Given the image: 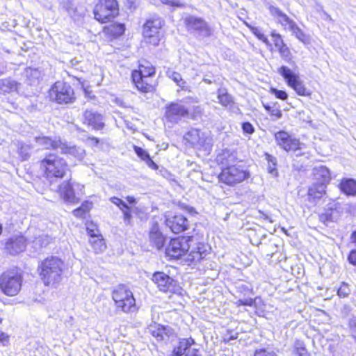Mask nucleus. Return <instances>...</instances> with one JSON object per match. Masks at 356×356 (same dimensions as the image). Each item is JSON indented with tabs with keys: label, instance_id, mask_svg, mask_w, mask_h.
<instances>
[{
	"label": "nucleus",
	"instance_id": "nucleus-1",
	"mask_svg": "<svg viewBox=\"0 0 356 356\" xmlns=\"http://www.w3.org/2000/svg\"><path fill=\"white\" fill-rule=\"evenodd\" d=\"M210 251L211 247L205 242L203 233L193 229L191 235L170 238L164 252L169 261L178 260L187 255V261L197 263L205 259Z\"/></svg>",
	"mask_w": 356,
	"mask_h": 356
},
{
	"label": "nucleus",
	"instance_id": "nucleus-2",
	"mask_svg": "<svg viewBox=\"0 0 356 356\" xmlns=\"http://www.w3.org/2000/svg\"><path fill=\"white\" fill-rule=\"evenodd\" d=\"M130 81L133 88L140 94H155L159 85L156 66L149 60H138L136 67L131 71Z\"/></svg>",
	"mask_w": 356,
	"mask_h": 356
},
{
	"label": "nucleus",
	"instance_id": "nucleus-3",
	"mask_svg": "<svg viewBox=\"0 0 356 356\" xmlns=\"http://www.w3.org/2000/svg\"><path fill=\"white\" fill-rule=\"evenodd\" d=\"M66 270L64 259L56 255H49L38 262L36 271L44 286L56 287L63 281Z\"/></svg>",
	"mask_w": 356,
	"mask_h": 356
},
{
	"label": "nucleus",
	"instance_id": "nucleus-4",
	"mask_svg": "<svg viewBox=\"0 0 356 356\" xmlns=\"http://www.w3.org/2000/svg\"><path fill=\"white\" fill-rule=\"evenodd\" d=\"M39 169L47 180L63 179L70 171L67 161L55 153H48L38 162Z\"/></svg>",
	"mask_w": 356,
	"mask_h": 356
},
{
	"label": "nucleus",
	"instance_id": "nucleus-5",
	"mask_svg": "<svg viewBox=\"0 0 356 356\" xmlns=\"http://www.w3.org/2000/svg\"><path fill=\"white\" fill-rule=\"evenodd\" d=\"M245 24L258 40L266 44L270 52L277 51L286 62L289 63L293 62L291 50L284 42L281 34L275 31H270L271 41H270L259 27L254 26L248 22H245Z\"/></svg>",
	"mask_w": 356,
	"mask_h": 356
},
{
	"label": "nucleus",
	"instance_id": "nucleus-6",
	"mask_svg": "<svg viewBox=\"0 0 356 356\" xmlns=\"http://www.w3.org/2000/svg\"><path fill=\"white\" fill-rule=\"evenodd\" d=\"M46 97L52 104L69 105L76 102L78 95L73 83L57 80L49 88Z\"/></svg>",
	"mask_w": 356,
	"mask_h": 356
},
{
	"label": "nucleus",
	"instance_id": "nucleus-7",
	"mask_svg": "<svg viewBox=\"0 0 356 356\" xmlns=\"http://www.w3.org/2000/svg\"><path fill=\"white\" fill-rule=\"evenodd\" d=\"M250 177V170L238 162L222 166L217 176L219 184L229 187L241 184Z\"/></svg>",
	"mask_w": 356,
	"mask_h": 356
},
{
	"label": "nucleus",
	"instance_id": "nucleus-8",
	"mask_svg": "<svg viewBox=\"0 0 356 356\" xmlns=\"http://www.w3.org/2000/svg\"><path fill=\"white\" fill-rule=\"evenodd\" d=\"M111 298L116 312L129 314L138 312L139 307L130 288L123 284H118L111 291Z\"/></svg>",
	"mask_w": 356,
	"mask_h": 356
},
{
	"label": "nucleus",
	"instance_id": "nucleus-9",
	"mask_svg": "<svg viewBox=\"0 0 356 356\" xmlns=\"http://www.w3.org/2000/svg\"><path fill=\"white\" fill-rule=\"evenodd\" d=\"M23 272L19 267L8 268L0 274V291L8 297L17 296L22 288Z\"/></svg>",
	"mask_w": 356,
	"mask_h": 356
},
{
	"label": "nucleus",
	"instance_id": "nucleus-10",
	"mask_svg": "<svg viewBox=\"0 0 356 356\" xmlns=\"http://www.w3.org/2000/svg\"><path fill=\"white\" fill-rule=\"evenodd\" d=\"M35 141L46 150H56L60 149L63 154L71 156L77 160H82L85 156V151L76 145H70L63 142L60 138L50 136H38Z\"/></svg>",
	"mask_w": 356,
	"mask_h": 356
},
{
	"label": "nucleus",
	"instance_id": "nucleus-11",
	"mask_svg": "<svg viewBox=\"0 0 356 356\" xmlns=\"http://www.w3.org/2000/svg\"><path fill=\"white\" fill-rule=\"evenodd\" d=\"M92 13L94 19L99 24H107L119 16V2L118 0H97Z\"/></svg>",
	"mask_w": 356,
	"mask_h": 356
},
{
	"label": "nucleus",
	"instance_id": "nucleus-12",
	"mask_svg": "<svg viewBox=\"0 0 356 356\" xmlns=\"http://www.w3.org/2000/svg\"><path fill=\"white\" fill-rule=\"evenodd\" d=\"M163 26V20L159 16L146 19L142 30L143 38L146 44L150 47L159 46L162 39L161 29Z\"/></svg>",
	"mask_w": 356,
	"mask_h": 356
},
{
	"label": "nucleus",
	"instance_id": "nucleus-13",
	"mask_svg": "<svg viewBox=\"0 0 356 356\" xmlns=\"http://www.w3.org/2000/svg\"><path fill=\"white\" fill-rule=\"evenodd\" d=\"M279 74L283 77L287 86L301 97H310L312 91L308 89L300 76L294 73L286 66H281L278 69Z\"/></svg>",
	"mask_w": 356,
	"mask_h": 356
},
{
	"label": "nucleus",
	"instance_id": "nucleus-14",
	"mask_svg": "<svg viewBox=\"0 0 356 356\" xmlns=\"http://www.w3.org/2000/svg\"><path fill=\"white\" fill-rule=\"evenodd\" d=\"M273 136L276 145L287 153L299 152L304 146L299 138L285 130L276 131Z\"/></svg>",
	"mask_w": 356,
	"mask_h": 356
},
{
	"label": "nucleus",
	"instance_id": "nucleus-15",
	"mask_svg": "<svg viewBox=\"0 0 356 356\" xmlns=\"http://www.w3.org/2000/svg\"><path fill=\"white\" fill-rule=\"evenodd\" d=\"M164 225L174 234H179L188 230L190 222L181 213L166 212L164 214Z\"/></svg>",
	"mask_w": 356,
	"mask_h": 356
},
{
	"label": "nucleus",
	"instance_id": "nucleus-16",
	"mask_svg": "<svg viewBox=\"0 0 356 356\" xmlns=\"http://www.w3.org/2000/svg\"><path fill=\"white\" fill-rule=\"evenodd\" d=\"M152 280L156 285L159 290L163 293H176L181 289L177 280L163 271L154 272Z\"/></svg>",
	"mask_w": 356,
	"mask_h": 356
},
{
	"label": "nucleus",
	"instance_id": "nucleus-17",
	"mask_svg": "<svg viewBox=\"0 0 356 356\" xmlns=\"http://www.w3.org/2000/svg\"><path fill=\"white\" fill-rule=\"evenodd\" d=\"M184 26L190 32L202 34L204 37L212 35V29L208 23L202 17L189 15L184 20Z\"/></svg>",
	"mask_w": 356,
	"mask_h": 356
},
{
	"label": "nucleus",
	"instance_id": "nucleus-18",
	"mask_svg": "<svg viewBox=\"0 0 356 356\" xmlns=\"http://www.w3.org/2000/svg\"><path fill=\"white\" fill-rule=\"evenodd\" d=\"M190 115L189 110L177 102H170L165 106L164 118L170 123H177Z\"/></svg>",
	"mask_w": 356,
	"mask_h": 356
},
{
	"label": "nucleus",
	"instance_id": "nucleus-19",
	"mask_svg": "<svg viewBox=\"0 0 356 356\" xmlns=\"http://www.w3.org/2000/svg\"><path fill=\"white\" fill-rule=\"evenodd\" d=\"M82 123L95 131L102 130L105 127L103 115L92 109H86L83 112Z\"/></svg>",
	"mask_w": 356,
	"mask_h": 356
},
{
	"label": "nucleus",
	"instance_id": "nucleus-20",
	"mask_svg": "<svg viewBox=\"0 0 356 356\" xmlns=\"http://www.w3.org/2000/svg\"><path fill=\"white\" fill-rule=\"evenodd\" d=\"M184 139L190 146L197 150L205 149L209 140L207 136L197 129L188 131L186 134Z\"/></svg>",
	"mask_w": 356,
	"mask_h": 356
},
{
	"label": "nucleus",
	"instance_id": "nucleus-21",
	"mask_svg": "<svg viewBox=\"0 0 356 356\" xmlns=\"http://www.w3.org/2000/svg\"><path fill=\"white\" fill-rule=\"evenodd\" d=\"M148 238L152 247L158 250H163L167 241V236L163 233L158 222H152L148 232Z\"/></svg>",
	"mask_w": 356,
	"mask_h": 356
},
{
	"label": "nucleus",
	"instance_id": "nucleus-22",
	"mask_svg": "<svg viewBox=\"0 0 356 356\" xmlns=\"http://www.w3.org/2000/svg\"><path fill=\"white\" fill-rule=\"evenodd\" d=\"M74 186V184L72 179H69L60 183L57 188L59 197L65 202L72 204H77L79 202V198L76 196Z\"/></svg>",
	"mask_w": 356,
	"mask_h": 356
},
{
	"label": "nucleus",
	"instance_id": "nucleus-23",
	"mask_svg": "<svg viewBox=\"0 0 356 356\" xmlns=\"http://www.w3.org/2000/svg\"><path fill=\"white\" fill-rule=\"evenodd\" d=\"M149 332L152 337L155 338L157 341H163L165 339H168L170 337L177 336L173 328L156 322H154L149 325Z\"/></svg>",
	"mask_w": 356,
	"mask_h": 356
},
{
	"label": "nucleus",
	"instance_id": "nucleus-24",
	"mask_svg": "<svg viewBox=\"0 0 356 356\" xmlns=\"http://www.w3.org/2000/svg\"><path fill=\"white\" fill-rule=\"evenodd\" d=\"M102 31L108 40L113 41L124 35L126 25L124 23L112 20L111 23L103 26Z\"/></svg>",
	"mask_w": 356,
	"mask_h": 356
},
{
	"label": "nucleus",
	"instance_id": "nucleus-25",
	"mask_svg": "<svg viewBox=\"0 0 356 356\" xmlns=\"http://www.w3.org/2000/svg\"><path fill=\"white\" fill-rule=\"evenodd\" d=\"M26 248L25 240L20 236L8 238L5 243L4 249L7 254L15 255L23 252Z\"/></svg>",
	"mask_w": 356,
	"mask_h": 356
},
{
	"label": "nucleus",
	"instance_id": "nucleus-26",
	"mask_svg": "<svg viewBox=\"0 0 356 356\" xmlns=\"http://www.w3.org/2000/svg\"><path fill=\"white\" fill-rule=\"evenodd\" d=\"M270 15L277 20V23L280 24L284 29H288L294 22L286 13H284L280 8L273 6L269 7Z\"/></svg>",
	"mask_w": 356,
	"mask_h": 356
},
{
	"label": "nucleus",
	"instance_id": "nucleus-27",
	"mask_svg": "<svg viewBox=\"0 0 356 356\" xmlns=\"http://www.w3.org/2000/svg\"><path fill=\"white\" fill-rule=\"evenodd\" d=\"M195 343V339L191 337L179 339L177 345L172 350V356H184Z\"/></svg>",
	"mask_w": 356,
	"mask_h": 356
},
{
	"label": "nucleus",
	"instance_id": "nucleus-28",
	"mask_svg": "<svg viewBox=\"0 0 356 356\" xmlns=\"http://www.w3.org/2000/svg\"><path fill=\"white\" fill-rule=\"evenodd\" d=\"M111 202L117 206L123 214V220L126 225H131L132 220V209L122 199L113 196L110 198Z\"/></svg>",
	"mask_w": 356,
	"mask_h": 356
},
{
	"label": "nucleus",
	"instance_id": "nucleus-29",
	"mask_svg": "<svg viewBox=\"0 0 356 356\" xmlns=\"http://www.w3.org/2000/svg\"><path fill=\"white\" fill-rule=\"evenodd\" d=\"M327 186L316 183L309 187L307 191V198L310 202H316L326 195Z\"/></svg>",
	"mask_w": 356,
	"mask_h": 356
},
{
	"label": "nucleus",
	"instance_id": "nucleus-30",
	"mask_svg": "<svg viewBox=\"0 0 356 356\" xmlns=\"http://www.w3.org/2000/svg\"><path fill=\"white\" fill-rule=\"evenodd\" d=\"M313 175L316 184L327 186L331 180L330 170L325 166H320L314 169Z\"/></svg>",
	"mask_w": 356,
	"mask_h": 356
},
{
	"label": "nucleus",
	"instance_id": "nucleus-31",
	"mask_svg": "<svg viewBox=\"0 0 356 356\" xmlns=\"http://www.w3.org/2000/svg\"><path fill=\"white\" fill-rule=\"evenodd\" d=\"M339 188L347 196H356V180L352 178H343L339 184Z\"/></svg>",
	"mask_w": 356,
	"mask_h": 356
},
{
	"label": "nucleus",
	"instance_id": "nucleus-32",
	"mask_svg": "<svg viewBox=\"0 0 356 356\" xmlns=\"http://www.w3.org/2000/svg\"><path fill=\"white\" fill-rule=\"evenodd\" d=\"M18 88V82L11 77H6L0 80V92L3 95L17 92Z\"/></svg>",
	"mask_w": 356,
	"mask_h": 356
},
{
	"label": "nucleus",
	"instance_id": "nucleus-33",
	"mask_svg": "<svg viewBox=\"0 0 356 356\" xmlns=\"http://www.w3.org/2000/svg\"><path fill=\"white\" fill-rule=\"evenodd\" d=\"M217 98L218 103L225 108H231L235 103L234 97L228 92L227 88L218 89Z\"/></svg>",
	"mask_w": 356,
	"mask_h": 356
},
{
	"label": "nucleus",
	"instance_id": "nucleus-34",
	"mask_svg": "<svg viewBox=\"0 0 356 356\" xmlns=\"http://www.w3.org/2000/svg\"><path fill=\"white\" fill-rule=\"evenodd\" d=\"M133 149L138 157L145 161L149 168L154 170L159 169L158 165L152 159L149 154L146 150L136 145H134Z\"/></svg>",
	"mask_w": 356,
	"mask_h": 356
},
{
	"label": "nucleus",
	"instance_id": "nucleus-35",
	"mask_svg": "<svg viewBox=\"0 0 356 356\" xmlns=\"http://www.w3.org/2000/svg\"><path fill=\"white\" fill-rule=\"evenodd\" d=\"M89 244L95 254L102 253L106 249V241L102 234L90 238Z\"/></svg>",
	"mask_w": 356,
	"mask_h": 356
},
{
	"label": "nucleus",
	"instance_id": "nucleus-36",
	"mask_svg": "<svg viewBox=\"0 0 356 356\" xmlns=\"http://www.w3.org/2000/svg\"><path fill=\"white\" fill-rule=\"evenodd\" d=\"M264 156L267 163V172L275 177H277L278 170L276 157L268 152H264Z\"/></svg>",
	"mask_w": 356,
	"mask_h": 356
},
{
	"label": "nucleus",
	"instance_id": "nucleus-37",
	"mask_svg": "<svg viewBox=\"0 0 356 356\" xmlns=\"http://www.w3.org/2000/svg\"><path fill=\"white\" fill-rule=\"evenodd\" d=\"M263 106L273 121H276L282 117V111L277 103H273L272 105L263 104Z\"/></svg>",
	"mask_w": 356,
	"mask_h": 356
},
{
	"label": "nucleus",
	"instance_id": "nucleus-38",
	"mask_svg": "<svg viewBox=\"0 0 356 356\" xmlns=\"http://www.w3.org/2000/svg\"><path fill=\"white\" fill-rule=\"evenodd\" d=\"M92 203L89 201H84L80 207L72 211V213L76 218H84L92 209Z\"/></svg>",
	"mask_w": 356,
	"mask_h": 356
},
{
	"label": "nucleus",
	"instance_id": "nucleus-39",
	"mask_svg": "<svg viewBox=\"0 0 356 356\" xmlns=\"http://www.w3.org/2000/svg\"><path fill=\"white\" fill-rule=\"evenodd\" d=\"M293 353L296 356H311L303 341L296 339L294 342Z\"/></svg>",
	"mask_w": 356,
	"mask_h": 356
},
{
	"label": "nucleus",
	"instance_id": "nucleus-40",
	"mask_svg": "<svg viewBox=\"0 0 356 356\" xmlns=\"http://www.w3.org/2000/svg\"><path fill=\"white\" fill-rule=\"evenodd\" d=\"M335 209L333 208H327L318 216V219L324 225H327L334 221V213Z\"/></svg>",
	"mask_w": 356,
	"mask_h": 356
},
{
	"label": "nucleus",
	"instance_id": "nucleus-41",
	"mask_svg": "<svg viewBox=\"0 0 356 356\" xmlns=\"http://www.w3.org/2000/svg\"><path fill=\"white\" fill-rule=\"evenodd\" d=\"M85 225L86 230L89 237V239L91 238H95L96 236L102 234L99 229L97 224L94 222L93 221H87Z\"/></svg>",
	"mask_w": 356,
	"mask_h": 356
},
{
	"label": "nucleus",
	"instance_id": "nucleus-42",
	"mask_svg": "<svg viewBox=\"0 0 356 356\" xmlns=\"http://www.w3.org/2000/svg\"><path fill=\"white\" fill-rule=\"evenodd\" d=\"M289 29L292 32V33L300 41L302 42H306L307 41V37L306 34L303 32V31L294 22Z\"/></svg>",
	"mask_w": 356,
	"mask_h": 356
},
{
	"label": "nucleus",
	"instance_id": "nucleus-43",
	"mask_svg": "<svg viewBox=\"0 0 356 356\" xmlns=\"http://www.w3.org/2000/svg\"><path fill=\"white\" fill-rule=\"evenodd\" d=\"M170 78L174 82L177 83L178 86L181 88L182 90L189 91L186 82L183 79L181 75L179 73L176 72H172Z\"/></svg>",
	"mask_w": 356,
	"mask_h": 356
},
{
	"label": "nucleus",
	"instance_id": "nucleus-44",
	"mask_svg": "<svg viewBox=\"0 0 356 356\" xmlns=\"http://www.w3.org/2000/svg\"><path fill=\"white\" fill-rule=\"evenodd\" d=\"M260 299L259 297H255L254 298H249L245 299H239L236 300L234 304L236 307H240L242 306L250 307H257V300Z\"/></svg>",
	"mask_w": 356,
	"mask_h": 356
},
{
	"label": "nucleus",
	"instance_id": "nucleus-45",
	"mask_svg": "<svg viewBox=\"0 0 356 356\" xmlns=\"http://www.w3.org/2000/svg\"><path fill=\"white\" fill-rule=\"evenodd\" d=\"M238 334L233 330H227L225 333L222 335V341L224 343H229L231 340L236 339Z\"/></svg>",
	"mask_w": 356,
	"mask_h": 356
},
{
	"label": "nucleus",
	"instance_id": "nucleus-46",
	"mask_svg": "<svg viewBox=\"0 0 356 356\" xmlns=\"http://www.w3.org/2000/svg\"><path fill=\"white\" fill-rule=\"evenodd\" d=\"M270 93L275 95V97L280 100L285 101L288 99V94L285 90H278L275 88H270Z\"/></svg>",
	"mask_w": 356,
	"mask_h": 356
},
{
	"label": "nucleus",
	"instance_id": "nucleus-47",
	"mask_svg": "<svg viewBox=\"0 0 356 356\" xmlns=\"http://www.w3.org/2000/svg\"><path fill=\"white\" fill-rule=\"evenodd\" d=\"M253 356H278V355L275 351L270 350L268 348H261L256 349Z\"/></svg>",
	"mask_w": 356,
	"mask_h": 356
},
{
	"label": "nucleus",
	"instance_id": "nucleus-48",
	"mask_svg": "<svg viewBox=\"0 0 356 356\" xmlns=\"http://www.w3.org/2000/svg\"><path fill=\"white\" fill-rule=\"evenodd\" d=\"M350 292L349 285L346 282H342L337 290V295L340 298L347 297Z\"/></svg>",
	"mask_w": 356,
	"mask_h": 356
},
{
	"label": "nucleus",
	"instance_id": "nucleus-49",
	"mask_svg": "<svg viewBox=\"0 0 356 356\" xmlns=\"http://www.w3.org/2000/svg\"><path fill=\"white\" fill-rule=\"evenodd\" d=\"M10 335L0 330V346H8L10 344Z\"/></svg>",
	"mask_w": 356,
	"mask_h": 356
},
{
	"label": "nucleus",
	"instance_id": "nucleus-50",
	"mask_svg": "<svg viewBox=\"0 0 356 356\" xmlns=\"http://www.w3.org/2000/svg\"><path fill=\"white\" fill-rule=\"evenodd\" d=\"M160 2L164 5L173 8H182L184 7V3L179 0H159Z\"/></svg>",
	"mask_w": 356,
	"mask_h": 356
},
{
	"label": "nucleus",
	"instance_id": "nucleus-51",
	"mask_svg": "<svg viewBox=\"0 0 356 356\" xmlns=\"http://www.w3.org/2000/svg\"><path fill=\"white\" fill-rule=\"evenodd\" d=\"M348 325L350 330L351 337L356 343V317L350 319Z\"/></svg>",
	"mask_w": 356,
	"mask_h": 356
},
{
	"label": "nucleus",
	"instance_id": "nucleus-52",
	"mask_svg": "<svg viewBox=\"0 0 356 356\" xmlns=\"http://www.w3.org/2000/svg\"><path fill=\"white\" fill-rule=\"evenodd\" d=\"M241 128L243 133L248 134H252L255 131L253 125L249 122H243L241 124Z\"/></svg>",
	"mask_w": 356,
	"mask_h": 356
},
{
	"label": "nucleus",
	"instance_id": "nucleus-53",
	"mask_svg": "<svg viewBox=\"0 0 356 356\" xmlns=\"http://www.w3.org/2000/svg\"><path fill=\"white\" fill-rule=\"evenodd\" d=\"M179 207L181 209L189 214L195 215L197 213L196 209L193 207L180 203L179 204Z\"/></svg>",
	"mask_w": 356,
	"mask_h": 356
},
{
	"label": "nucleus",
	"instance_id": "nucleus-54",
	"mask_svg": "<svg viewBox=\"0 0 356 356\" xmlns=\"http://www.w3.org/2000/svg\"><path fill=\"white\" fill-rule=\"evenodd\" d=\"M184 356H202L200 348H191Z\"/></svg>",
	"mask_w": 356,
	"mask_h": 356
},
{
	"label": "nucleus",
	"instance_id": "nucleus-55",
	"mask_svg": "<svg viewBox=\"0 0 356 356\" xmlns=\"http://www.w3.org/2000/svg\"><path fill=\"white\" fill-rule=\"evenodd\" d=\"M347 259L350 264L356 266V248L350 251Z\"/></svg>",
	"mask_w": 356,
	"mask_h": 356
},
{
	"label": "nucleus",
	"instance_id": "nucleus-56",
	"mask_svg": "<svg viewBox=\"0 0 356 356\" xmlns=\"http://www.w3.org/2000/svg\"><path fill=\"white\" fill-rule=\"evenodd\" d=\"M86 140L90 143L92 146H97L99 143V138L95 137V136H88L86 138Z\"/></svg>",
	"mask_w": 356,
	"mask_h": 356
},
{
	"label": "nucleus",
	"instance_id": "nucleus-57",
	"mask_svg": "<svg viewBox=\"0 0 356 356\" xmlns=\"http://www.w3.org/2000/svg\"><path fill=\"white\" fill-rule=\"evenodd\" d=\"M83 91H84L85 95L87 98H88L90 99L95 98V96L91 95L92 92L90 91L88 89L83 88Z\"/></svg>",
	"mask_w": 356,
	"mask_h": 356
},
{
	"label": "nucleus",
	"instance_id": "nucleus-58",
	"mask_svg": "<svg viewBox=\"0 0 356 356\" xmlns=\"http://www.w3.org/2000/svg\"><path fill=\"white\" fill-rule=\"evenodd\" d=\"M127 1L129 8H135L136 7V0H127Z\"/></svg>",
	"mask_w": 356,
	"mask_h": 356
},
{
	"label": "nucleus",
	"instance_id": "nucleus-59",
	"mask_svg": "<svg viewBox=\"0 0 356 356\" xmlns=\"http://www.w3.org/2000/svg\"><path fill=\"white\" fill-rule=\"evenodd\" d=\"M350 238L351 242L356 245V229L351 233Z\"/></svg>",
	"mask_w": 356,
	"mask_h": 356
},
{
	"label": "nucleus",
	"instance_id": "nucleus-60",
	"mask_svg": "<svg viewBox=\"0 0 356 356\" xmlns=\"http://www.w3.org/2000/svg\"><path fill=\"white\" fill-rule=\"evenodd\" d=\"M126 200L129 203V204H135L136 203V199L133 196H127L126 197Z\"/></svg>",
	"mask_w": 356,
	"mask_h": 356
},
{
	"label": "nucleus",
	"instance_id": "nucleus-61",
	"mask_svg": "<svg viewBox=\"0 0 356 356\" xmlns=\"http://www.w3.org/2000/svg\"><path fill=\"white\" fill-rule=\"evenodd\" d=\"M3 318L0 316V325H1L3 322Z\"/></svg>",
	"mask_w": 356,
	"mask_h": 356
},
{
	"label": "nucleus",
	"instance_id": "nucleus-62",
	"mask_svg": "<svg viewBox=\"0 0 356 356\" xmlns=\"http://www.w3.org/2000/svg\"><path fill=\"white\" fill-rule=\"evenodd\" d=\"M2 231H3V227H2V225L0 224V235L2 233Z\"/></svg>",
	"mask_w": 356,
	"mask_h": 356
},
{
	"label": "nucleus",
	"instance_id": "nucleus-63",
	"mask_svg": "<svg viewBox=\"0 0 356 356\" xmlns=\"http://www.w3.org/2000/svg\"><path fill=\"white\" fill-rule=\"evenodd\" d=\"M197 113H200V107H197Z\"/></svg>",
	"mask_w": 356,
	"mask_h": 356
}]
</instances>
